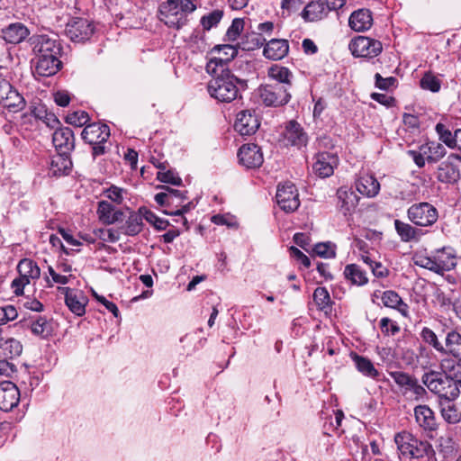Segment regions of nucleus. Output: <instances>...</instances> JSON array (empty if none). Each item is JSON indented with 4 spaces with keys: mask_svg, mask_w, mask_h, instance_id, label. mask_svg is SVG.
<instances>
[{
    "mask_svg": "<svg viewBox=\"0 0 461 461\" xmlns=\"http://www.w3.org/2000/svg\"><path fill=\"white\" fill-rule=\"evenodd\" d=\"M212 78L208 83L210 95L220 102L230 103L239 95L240 87L247 86V81L240 79L230 70L209 72Z\"/></svg>",
    "mask_w": 461,
    "mask_h": 461,
    "instance_id": "1",
    "label": "nucleus"
},
{
    "mask_svg": "<svg viewBox=\"0 0 461 461\" xmlns=\"http://www.w3.org/2000/svg\"><path fill=\"white\" fill-rule=\"evenodd\" d=\"M196 8L194 0H167L159 5L158 18L167 27L180 30L187 25Z\"/></svg>",
    "mask_w": 461,
    "mask_h": 461,
    "instance_id": "2",
    "label": "nucleus"
},
{
    "mask_svg": "<svg viewBox=\"0 0 461 461\" xmlns=\"http://www.w3.org/2000/svg\"><path fill=\"white\" fill-rule=\"evenodd\" d=\"M421 382L429 391L441 399L456 400L458 397L455 378L450 375L429 370L422 375Z\"/></svg>",
    "mask_w": 461,
    "mask_h": 461,
    "instance_id": "3",
    "label": "nucleus"
},
{
    "mask_svg": "<svg viewBox=\"0 0 461 461\" xmlns=\"http://www.w3.org/2000/svg\"><path fill=\"white\" fill-rule=\"evenodd\" d=\"M83 140L92 146V154L95 158L105 152L104 144L110 137V129L106 124L91 123L82 131Z\"/></svg>",
    "mask_w": 461,
    "mask_h": 461,
    "instance_id": "4",
    "label": "nucleus"
},
{
    "mask_svg": "<svg viewBox=\"0 0 461 461\" xmlns=\"http://www.w3.org/2000/svg\"><path fill=\"white\" fill-rule=\"evenodd\" d=\"M400 454L407 458H420L427 454L429 444L415 438L411 433L402 431L394 437Z\"/></svg>",
    "mask_w": 461,
    "mask_h": 461,
    "instance_id": "5",
    "label": "nucleus"
},
{
    "mask_svg": "<svg viewBox=\"0 0 461 461\" xmlns=\"http://www.w3.org/2000/svg\"><path fill=\"white\" fill-rule=\"evenodd\" d=\"M389 375L404 396L418 401L427 395L425 387L419 383L415 376L402 371L390 372Z\"/></svg>",
    "mask_w": 461,
    "mask_h": 461,
    "instance_id": "6",
    "label": "nucleus"
},
{
    "mask_svg": "<svg viewBox=\"0 0 461 461\" xmlns=\"http://www.w3.org/2000/svg\"><path fill=\"white\" fill-rule=\"evenodd\" d=\"M258 95L266 106H281L286 104L291 95L285 85L269 84L258 88Z\"/></svg>",
    "mask_w": 461,
    "mask_h": 461,
    "instance_id": "7",
    "label": "nucleus"
},
{
    "mask_svg": "<svg viewBox=\"0 0 461 461\" xmlns=\"http://www.w3.org/2000/svg\"><path fill=\"white\" fill-rule=\"evenodd\" d=\"M409 220L417 226L428 227L438 220V211L430 203L422 202L412 204L407 211Z\"/></svg>",
    "mask_w": 461,
    "mask_h": 461,
    "instance_id": "8",
    "label": "nucleus"
},
{
    "mask_svg": "<svg viewBox=\"0 0 461 461\" xmlns=\"http://www.w3.org/2000/svg\"><path fill=\"white\" fill-rule=\"evenodd\" d=\"M17 270L20 276L12 282V287L14 289V294L20 295L23 293L24 286L30 284L31 279L40 277L41 269L32 259L23 258L19 262Z\"/></svg>",
    "mask_w": 461,
    "mask_h": 461,
    "instance_id": "9",
    "label": "nucleus"
},
{
    "mask_svg": "<svg viewBox=\"0 0 461 461\" xmlns=\"http://www.w3.org/2000/svg\"><path fill=\"white\" fill-rule=\"evenodd\" d=\"M349 50L355 57L372 59L382 52L383 45L377 40L357 36L350 41Z\"/></svg>",
    "mask_w": 461,
    "mask_h": 461,
    "instance_id": "10",
    "label": "nucleus"
},
{
    "mask_svg": "<svg viewBox=\"0 0 461 461\" xmlns=\"http://www.w3.org/2000/svg\"><path fill=\"white\" fill-rule=\"evenodd\" d=\"M276 199L279 207L285 212H293L300 206L298 190L291 182L278 185Z\"/></svg>",
    "mask_w": 461,
    "mask_h": 461,
    "instance_id": "11",
    "label": "nucleus"
},
{
    "mask_svg": "<svg viewBox=\"0 0 461 461\" xmlns=\"http://www.w3.org/2000/svg\"><path fill=\"white\" fill-rule=\"evenodd\" d=\"M213 53L218 56L212 57L207 63V72H215V70H230L226 66L227 63L231 61L238 54V50L235 46L230 44L218 45L212 49Z\"/></svg>",
    "mask_w": 461,
    "mask_h": 461,
    "instance_id": "12",
    "label": "nucleus"
},
{
    "mask_svg": "<svg viewBox=\"0 0 461 461\" xmlns=\"http://www.w3.org/2000/svg\"><path fill=\"white\" fill-rule=\"evenodd\" d=\"M67 36L74 42H84L91 38L95 27L91 22L84 18H75L66 26Z\"/></svg>",
    "mask_w": 461,
    "mask_h": 461,
    "instance_id": "13",
    "label": "nucleus"
},
{
    "mask_svg": "<svg viewBox=\"0 0 461 461\" xmlns=\"http://www.w3.org/2000/svg\"><path fill=\"white\" fill-rule=\"evenodd\" d=\"M32 50L36 55L35 58H54L59 57L61 47L54 39L47 35H36L32 38Z\"/></svg>",
    "mask_w": 461,
    "mask_h": 461,
    "instance_id": "14",
    "label": "nucleus"
},
{
    "mask_svg": "<svg viewBox=\"0 0 461 461\" xmlns=\"http://www.w3.org/2000/svg\"><path fill=\"white\" fill-rule=\"evenodd\" d=\"M238 157L240 163L247 168L259 167L264 161L260 147L254 143L242 145L239 149Z\"/></svg>",
    "mask_w": 461,
    "mask_h": 461,
    "instance_id": "15",
    "label": "nucleus"
},
{
    "mask_svg": "<svg viewBox=\"0 0 461 461\" xmlns=\"http://www.w3.org/2000/svg\"><path fill=\"white\" fill-rule=\"evenodd\" d=\"M454 159L461 160V156L450 154L447 160L441 162L438 167L436 177L444 184H455L460 178V172L457 167L453 163Z\"/></svg>",
    "mask_w": 461,
    "mask_h": 461,
    "instance_id": "16",
    "label": "nucleus"
},
{
    "mask_svg": "<svg viewBox=\"0 0 461 461\" xmlns=\"http://www.w3.org/2000/svg\"><path fill=\"white\" fill-rule=\"evenodd\" d=\"M19 401L20 392L14 383L10 381L0 383V410L12 411L17 406Z\"/></svg>",
    "mask_w": 461,
    "mask_h": 461,
    "instance_id": "17",
    "label": "nucleus"
},
{
    "mask_svg": "<svg viewBox=\"0 0 461 461\" xmlns=\"http://www.w3.org/2000/svg\"><path fill=\"white\" fill-rule=\"evenodd\" d=\"M59 291L65 295V303L74 314H85L87 298L81 291H75L69 287H59Z\"/></svg>",
    "mask_w": 461,
    "mask_h": 461,
    "instance_id": "18",
    "label": "nucleus"
},
{
    "mask_svg": "<svg viewBox=\"0 0 461 461\" xmlns=\"http://www.w3.org/2000/svg\"><path fill=\"white\" fill-rule=\"evenodd\" d=\"M312 165L313 172L320 177H329L333 174L334 167L338 163L336 155L330 152H319Z\"/></svg>",
    "mask_w": 461,
    "mask_h": 461,
    "instance_id": "19",
    "label": "nucleus"
},
{
    "mask_svg": "<svg viewBox=\"0 0 461 461\" xmlns=\"http://www.w3.org/2000/svg\"><path fill=\"white\" fill-rule=\"evenodd\" d=\"M285 140L287 144L301 149L305 147L308 142V135L303 128L295 121H290L285 126L284 132Z\"/></svg>",
    "mask_w": 461,
    "mask_h": 461,
    "instance_id": "20",
    "label": "nucleus"
},
{
    "mask_svg": "<svg viewBox=\"0 0 461 461\" xmlns=\"http://www.w3.org/2000/svg\"><path fill=\"white\" fill-rule=\"evenodd\" d=\"M96 213L99 221L105 225H112L124 220L123 212L116 209L107 201L98 202Z\"/></svg>",
    "mask_w": 461,
    "mask_h": 461,
    "instance_id": "21",
    "label": "nucleus"
},
{
    "mask_svg": "<svg viewBox=\"0 0 461 461\" xmlns=\"http://www.w3.org/2000/svg\"><path fill=\"white\" fill-rule=\"evenodd\" d=\"M234 127L240 134L250 135L258 129L259 122L251 111H241L237 114Z\"/></svg>",
    "mask_w": 461,
    "mask_h": 461,
    "instance_id": "22",
    "label": "nucleus"
},
{
    "mask_svg": "<svg viewBox=\"0 0 461 461\" xmlns=\"http://www.w3.org/2000/svg\"><path fill=\"white\" fill-rule=\"evenodd\" d=\"M330 11L325 2L321 0L311 1L303 8L301 16L307 23H314L324 19Z\"/></svg>",
    "mask_w": 461,
    "mask_h": 461,
    "instance_id": "23",
    "label": "nucleus"
},
{
    "mask_svg": "<svg viewBox=\"0 0 461 461\" xmlns=\"http://www.w3.org/2000/svg\"><path fill=\"white\" fill-rule=\"evenodd\" d=\"M55 148L61 153H68L74 148V134L70 128L57 129L52 135Z\"/></svg>",
    "mask_w": 461,
    "mask_h": 461,
    "instance_id": "24",
    "label": "nucleus"
},
{
    "mask_svg": "<svg viewBox=\"0 0 461 461\" xmlns=\"http://www.w3.org/2000/svg\"><path fill=\"white\" fill-rule=\"evenodd\" d=\"M372 24L373 17L368 9H358L353 12L348 19V25L355 32L367 31Z\"/></svg>",
    "mask_w": 461,
    "mask_h": 461,
    "instance_id": "25",
    "label": "nucleus"
},
{
    "mask_svg": "<svg viewBox=\"0 0 461 461\" xmlns=\"http://www.w3.org/2000/svg\"><path fill=\"white\" fill-rule=\"evenodd\" d=\"M61 68V61L59 57L35 58L34 71L41 77H50L55 75Z\"/></svg>",
    "mask_w": 461,
    "mask_h": 461,
    "instance_id": "26",
    "label": "nucleus"
},
{
    "mask_svg": "<svg viewBox=\"0 0 461 461\" xmlns=\"http://www.w3.org/2000/svg\"><path fill=\"white\" fill-rule=\"evenodd\" d=\"M417 423L424 430L432 432L437 429V421L433 411L427 405H419L414 409Z\"/></svg>",
    "mask_w": 461,
    "mask_h": 461,
    "instance_id": "27",
    "label": "nucleus"
},
{
    "mask_svg": "<svg viewBox=\"0 0 461 461\" xmlns=\"http://www.w3.org/2000/svg\"><path fill=\"white\" fill-rule=\"evenodd\" d=\"M338 206L344 215L351 214L358 203V196L350 189L340 187L337 191Z\"/></svg>",
    "mask_w": 461,
    "mask_h": 461,
    "instance_id": "28",
    "label": "nucleus"
},
{
    "mask_svg": "<svg viewBox=\"0 0 461 461\" xmlns=\"http://www.w3.org/2000/svg\"><path fill=\"white\" fill-rule=\"evenodd\" d=\"M118 228L121 236H136L143 229V215L140 212V210L138 212H131L125 223Z\"/></svg>",
    "mask_w": 461,
    "mask_h": 461,
    "instance_id": "29",
    "label": "nucleus"
},
{
    "mask_svg": "<svg viewBox=\"0 0 461 461\" xmlns=\"http://www.w3.org/2000/svg\"><path fill=\"white\" fill-rule=\"evenodd\" d=\"M289 50L286 40H270L264 48V56L267 59L279 60L285 57Z\"/></svg>",
    "mask_w": 461,
    "mask_h": 461,
    "instance_id": "30",
    "label": "nucleus"
},
{
    "mask_svg": "<svg viewBox=\"0 0 461 461\" xmlns=\"http://www.w3.org/2000/svg\"><path fill=\"white\" fill-rule=\"evenodd\" d=\"M72 168V161L68 153L59 152L57 156L53 157L49 175L53 176H60L68 175Z\"/></svg>",
    "mask_w": 461,
    "mask_h": 461,
    "instance_id": "31",
    "label": "nucleus"
},
{
    "mask_svg": "<svg viewBox=\"0 0 461 461\" xmlns=\"http://www.w3.org/2000/svg\"><path fill=\"white\" fill-rule=\"evenodd\" d=\"M2 32L4 40L12 44L22 42L29 35L28 28L21 23L9 24Z\"/></svg>",
    "mask_w": 461,
    "mask_h": 461,
    "instance_id": "32",
    "label": "nucleus"
},
{
    "mask_svg": "<svg viewBox=\"0 0 461 461\" xmlns=\"http://www.w3.org/2000/svg\"><path fill=\"white\" fill-rule=\"evenodd\" d=\"M23 352L22 343L14 338L0 337V358L13 359Z\"/></svg>",
    "mask_w": 461,
    "mask_h": 461,
    "instance_id": "33",
    "label": "nucleus"
},
{
    "mask_svg": "<svg viewBox=\"0 0 461 461\" xmlns=\"http://www.w3.org/2000/svg\"><path fill=\"white\" fill-rule=\"evenodd\" d=\"M357 190L366 197H375L380 190V184L372 175L361 176L356 183Z\"/></svg>",
    "mask_w": 461,
    "mask_h": 461,
    "instance_id": "34",
    "label": "nucleus"
},
{
    "mask_svg": "<svg viewBox=\"0 0 461 461\" xmlns=\"http://www.w3.org/2000/svg\"><path fill=\"white\" fill-rule=\"evenodd\" d=\"M443 353L461 362V334L459 332L451 330L447 334Z\"/></svg>",
    "mask_w": 461,
    "mask_h": 461,
    "instance_id": "35",
    "label": "nucleus"
},
{
    "mask_svg": "<svg viewBox=\"0 0 461 461\" xmlns=\"http://www.w3.org/2000/svg\"><path fill=\"white\" fill-rule=\"evenodd\" d=\"M268 77L276 80V84L285 85L286 89L290 90L293 74L287 68L279 65H273L268 69Z\"/></svg>",
    "mask_w": 461,
    "mask_h": 461,
    "instance_id": "36",
    "label": "nucleus"
},
{
    "mask_svg": "<svg viewBox=\"0 0 461 461\" xmlns=\"http://www.w3.org/2000/svg\"><path fill=\"white\" fill-rule=\"evenodd\" d=\"M344 276L352 285H364L368 282L366 272L357 264L347 265L344 269Z\"/></svg>",
    "mask_w": 461,
    "mask_h": 461,
    "instance_id": "37",
    "label": "nucleus"
},
{
    "mask_svg": "<svg viewBox=\"0 0 461 461\" xmlns=\"http://www.w3.org/2000/svg\"><path fill=\"white\" fill-rule=\"evenodd\" d=\"M382 302L385 307L396 309L404 316L406 315L408 306L396 292L393 290L384 292L382 294Z\"/></svg>",
    "mask_w": 461,
    "mask_h": 461,
    "instance_id": "38",
    "label": "nucleus"
},
{
    "mask_svg": "<svg viewBox=\"0 0 461 461\" xmlns=\"http://www.w3.org/2000/svg\"><path fill=\"white\" fill-rule=\"evenodd\" d=\"M454 400H445L441 402V415L445 421L449 424H456L461 420V411H459Z\"/></svg>",
    "mask_w": 461,
    "mask_h": 461,
    "instance_id": "39",
    "label": "nucleus"
},
{
    "mask_svg": "<svg viewBox=\"0 0 461 461\" xmlns=\"http://www.w3.org/2000/svg\"><path fill=\"white\" fill-rule=\"evenodd\" d=\"M352 359L355 362L357 369L364 375L371 378H376L378 376L379 372L370 359L357 354L352 357Z\"/></svg>",
    "mask_w": 461,
    "mask_h": 461,
    "instance_id": "40",
    "label": "nucleus"
},
{
    "mask_svg": "<svg viewBox=\"0 0 461 461\" xmlns=\"http://www.w3.org/2000/svg\"><path fill=\"white\" fill-rule=\"evenodd\" d=\"M456 264L455 257L439 251L435 256V273L442 275L444 272L453 269Z\"/></svg>",
    "mask_w": 461,
    "mask_h": 461,
    "instance_id": "41",
    "label": "nucleus"
},
{
    "mask_svg": "<svg viewBox=\"0 0 461 461\" xmlns=\"http://www.w3.org/2000/svg\"><path fill=\"white\" fill-rule=\"evenodd\" d=\"M32 332L42 339L49 337L51 334V324L44 317H37L31 323Z\"/></svg>",
    "mask_w": 461,
    "mask_h": 461,
    "instance_id": "42",
    "label": "nucleus"
},
{
    "mask_svg": "<svg viewBox=\"0 0 461 461\" xmlns=\"http://www.w3.org/2000/svg\"><path fill=\"white\" fill-rule=\"evenodd\" d=\"M394 227L397 234L404 242H408L415 239L416 234L418 232L417 229H415L409 223H405L400 220L394 221Z\"/></svg>",
    "mask_w": 461,
    "mask_h": 461,
    "instance_id": "43",
    "label": "nucleus"
},
{
    "mask_svg": "<svg viewBox=\"0 0 461 461\" xmlns=\"http://www.w3.org/2000/svg\"><path fill=\"white\" fill-rule=\"evenodd\" d=\"M223 17V11L216 9L211 13L202 16L200 23L203 31H210L212 28L218 25Z\"/></svg>",
    "mask_w": 461,
    "mask_h": 461,
    "instance_id": "44",
    "label": "nucleus"
},
{
    "mask_svg": "<svg viewBox=\"0 0 461 461\" xmlns=\"http://www.w3.org/2000/svg\"><path fill=\"white\" fill-rule=\"evenodd\" d=\"M313 301L317 307L321 311H327L330 308V296L325 287H317L313 292Z\"/></svg>",
    "mask_w": 461,
    "mask_h": 461,
    "instance_id": "45",
    "label": "nucleus"
},
{
    "mask_svg": "<svg viewBox=\"0 0 461 461\" xmlns=\"http://www.w3.org/2000/svg\"><path fill=\"white\" fill-rule=\"evenodd\" d=\"M95 238L105 241L115 243L121 239V234L119 232V228H110V229H95L93 231Z\"/></svg>",
    "mask_w": 461,
    "mask_h": 461,
    "instance_id": "46",
    "label": "nucleus"
},
{
    "mask_svg": "<svg viewBox=\"0 0 461 461\" xmlns=\"http://www.w3.org/2000/svg\"><path fill=\"white\" fill-rule=\"evenodd\" d=\"M140 212L143 215V219L151 223L157 230H166L169 225L168 221L158 218L154 212L145 207H140Z\"/></svg>",
    "mask_w": 461,
    "mask_h": 461,
    "instance_id": "47",
    "label": "nucleus"
},
{
    "mask_svg": "<svg viewBox=\"0 0 461 461\" xmlns=\"http://www.w3.org/2000/svg\"><path fill=\"white\" fill-rule=\"evenodd\" d=\"M436 132L438 135L439 140L445 143L450 149H456L455 133L452 132L441 122L436 124Z\"/></svg>",
    "mask_w": 461,
    "mask_h": 461,
    "instance_id": "48",
    "label": "nucleus"
},
{
    "mask_svg": "<svg viewBox=\"0 0 461 461\" xmlns=\"http://www.w3.org/2000/svg\"><path fill=\"white\" fill-rule=\"evenodd\" d=\"M1 105L7 108L9 111L15 113L24 107V99L16 90H14L11 93L8 99H6V104L3 103Z\"/></svg>",
    "mask_w": 461,
    "mask_h": 461,
    "instance_id": "49",
    "label": "nucleus"
},
{
    "mask_svg": "<svg viewBox=\"0 0 461 461\" xmlns=\"http://www.w3.org/2000/svg\"><path fill=\"white\" fill-rule=\"evenodd\" d=\"M446 153L447 150L442 144L431 142L428 144V156L426 159L429 163H435L441 159Z\"/></svg>",
    "mask_w": 461,
    "mask_h": 461,
    "instance_id": "50",
    "label": "nucleus"
},
{
    "mask_svg": "<svg viewBox=\"0 0 461 461\" xmlns=\"http://www.w3.org/2000/svg\"><path fill=\"white\" fill-rule=\"evenodd\" d=\"M420 87L425 90H429L433 93H437L440 90L441 83L437 77L429 72L424 74L420 79Z\"/></svg>",
    "mask_w": 461,
    "mask_h": 461,
    "instance_id": "51",
    "label": "nucleus"
},
{
    "mask_svg": "<svg viewBox=\"0 0 461 461\" xmlns=\"http://www.w3.org/2000/svg\"><path fill=\"white\" fill-rule=\"evenodd\" d=\"M420 336L426 343L432 346L437 351L443 352L444 345L438 341L437 335L432 330L423 328Z\"/></svg>",
    "mask_w": 461,
    "mask_h": 461,
    "instance_id": "52",
    "label": "nucleus"
},
{
    "mask_svg": "<svg viewBox=\"0 0 461 461\" xmlns=\"http://www.w3.org/2000/svg\"><path fill=\"white\" fill-rule=\"evenodd\" d=\"M244 29V21L240 18H235L230 26L228 28L227 32L225 34L226 41H234L238 39L240 32Z\"/></svg>",
    "mask_w": 461,
    "mask_h": 461,
    "instance_id": "53",
    "label": "nucleus"
},
{
    "mask_svg": "<svg viewBox=\"0 0 461 461\" xmlns=\"http://www.w3.org/2000/svg\"><path fill=\"white\" fill-rule=\"evenodd\" d=\"M379 326L384 336H393L400 331L399 325L388 317L382 318Z\"/></svg>",
    "mask_w": 461,
    "mask_h": 461,
    "instance_id": "54",
    "label": "nucleus"
},
{
    "mask_svg": "<svg viewBox=\"0 0 461 461\" xmlns=\"http://www.w3.org/2000/svg\"><path fill=\"white\" fill-rule=\"evenodd\" d=\"M89 121L88 113L84 111L73 112L66 117V122L71 125L81 127Z\"/></svg>",
    "mask_w": 461,
    "mask_h": 461,
    "instance_id": "55",
    "label": "nucleus"
},
{
    "mask_svg": "<svg viewBox=\"0 0 461 461\" xmlns=\"http://www.w3.org/2000/svg\"><path fill=\"white\" fill-rule=\"evenodd\" d=\"M413 261L416 266L435 272V256L428 257L421 253H416Z\"/></svg>",
    "mask_w": 461,
    "mask_h": 461,
    "instance_id": "56",
    "label": "nucleus"
},
{
    "mask_svg": "<svg viewBox=\"0 0 461 461\" xmlns=\"http://www.w3.org/2000/svg\"><path fill=\"white\" fill-rule=\"evenodd\" d=\"M313 250L318 256L325 258H332L336 256L335 246L330 242L318 243Z\"/></svg>",
    "mask_w": 461,
    "mask_h": 461,
    "instance_id": "57",
    "label": "nucleus"
},
{
    "mask_svg": "<svg viewBox=\"0 0 461 461\" xmlns=\"http://www.w3.org/2000/svg\"><path fill=\"white\" fill-rule=\"evenodd\" d=\"M440 368L442 370L440 373H446L450 375V376L454 375L456 377L461 373V366L451 359H442Z\"/></svg>",
    "mask_w": 461,
    "mask_h": 461,
    "instance_id": "58",
    "label": "nucleus"
},
{
    "mask_svg": "<svg viewBox=\"0 0 461 461\" xmlns=\"http://www.w3.org/2000/svg\"><path fill=\"white\" fill-rule=\"evenodd\" d=\"M157 178L160 182L174 185H180L182 184V179L171 170L158 172Z\"/></svg>",
    "mask_w": 461,
    "mask_h": 461,
    "instance_id": "59",
    "label": "nucleus"
},
{
    "mask_svg": "<svg viewBox=\"0 0 461 461\" xmlns=\"http://www.w3.org/2000/svg\"><path fill=\"white\" fill-rule=\"evenodd\" d=\"M18 316L17 310L13 305L0 307V325H4L10 321H14Z\"/></svg>",
    "mask_w": 461,
    "mask_h": 461,
    "instance_id": "60",
    "label": "nucleus"
},
{
    "mask_svg": "<svg viewBox=\"0 0 461 461\" xmlns=\"http://www.w3.org/2000/svg\"><path fill=\"white\" fill-rule=\"evenodd\" d=\"M303 4V0H282L281 8L283 14L286 13L287 15H290L292 13L298 11Z\"/></svg>",
    "mask_w": 461,
    "mask_h": 461,
    "instance_id": "61",
    "label": "nucleus"
},
{
    "mask_svg": "<svg viewBox=\"0 0 461 461\" xmlns=\"http://www.w3.org/2000/svg\"><path fill=\"white\" fill-rule=\"evenodd\" d=\"M122 193H123V189L119 188L114 185H112L105 191V194H106L107 198H109L113 202L116 203L117 204H120L122 203V200H123Z\"/></svg>",
    "mask_w": 461,
    "mask_h": 461,
    "instance_id": "62",
    "label": "nucleus"
},
{
    "mask_svg": "<svg viewBox=\"0 0 461 461\" xmlns=\"http://www.w3.org/2000/svg\"><path fill=\"white\" fill-rule=\"evenodd\" d=\"M375 86L383 90H387L391 86H394L396 82V78L393 77H389L384 78L380 74L376 73L375 76Z\"/></svg>",
    "mask_w": 461,
    "mask_h": 461,
    "instance_id": "63",
    "label": "nucleus"
},
{
    "mask_svg": "<svg viewBox=\"0 0 461 461\" xmlns=\"http://www.w3.org/2000/svg\"><path fill=\"white\" fill-rule=\"evenodd\" d=\"M9 359L0 358V375L10 377L16 371V366Z\"/></svg>",
    "mask_w": 461,
    "mask_h": 461,
    "instance_id": "64",
    "label": "nucleus"
}]
</instances>
